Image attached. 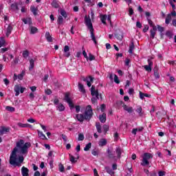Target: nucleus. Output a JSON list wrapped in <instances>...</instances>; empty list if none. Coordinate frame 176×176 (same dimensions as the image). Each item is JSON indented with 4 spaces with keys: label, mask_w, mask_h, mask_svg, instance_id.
I'll return each instance as SVG.
<instances>
[{
    "label": "nucleus",
    "mask_w": 176,
    "mask_h": 176,
    "mask_svg": "<svg viewBox=\"0 0 176 176\" xmlns=\"http://www.w3.org/2000/svg\"><path fill=\"white\" fill-rule=\"evenodd\" d=\"M60 14L64 17V19H67L68 17V15L67 14V12L64 9L60 10Z\"/></svg>",
    "instance_id": "obj_37"
},
{
    "label": "nucleus",
    "mask_w": 176,
    "mask_h": 176,
    "mask_svg": "<svg viewBox=\"0 0 176 176\" xmlns=\"http://www.w3.org/2000/svg\"><path fill=\"white\" fill-rule=\"evenodd\" d=\"M96 130L98 133H99V134H101V133H102V131L101 130L102 129L101 124H100V122H96Z\"/></svg>",
    "instance_id": "obj_32"
},
{
    "label": "nucleus",
    "mask_w": 176,
    "mask_h": 176,
    "mask_svg": "<svg viewBox=\"0 0 176 176\" xmlns=\"http://www.w3.org/2000/svg\"><path fill=\"white\" fill-rule=\"evenodd\" d=\"M103 131L104 132V134H107V132L109 130V126L107 124L103 125Z\"/></svg>",
    "instance_id": "obj_50"
},
{
    "label": "nucleus",
    "mask_w": 176,
    "mask_h": 176,
    "mask_svg": "<svg viewBox=\"0 0 176 176\" xmlns=\"http://www.w3.org/2000/svg\"><path fill=\"white\" fill-rule=\"evenodd\" d=\"M9 131H10V127L1 126L0 128V135H3L5 133H9Z\"/></svg>",
    "instance_id": "obj_9"
},
{
    "label": "nucleus",
    "mask_w": 176,
    "mask_h": 176,
    "mask_svg": "<svg viewBox=\"0 0 176 176\" xmlns=\"http://www.w3.org/2000/svg\"><path fill=\"white\" fill-rule=\"evenodd\" d=\"M147 21H148V23L150 25V27H156V25H153V21H152V20H151V19L149 18H147Z\"/></svg>",
    "instance_id": "obj_53"
},
{
    "label": "nucleus",
    "mask_w": 176,
    "mask_h": 176,
    "mask_svg": "<svg viewBox=\"0 0 176 176\" xmlns=\"http://www.w3.org/2000/svg\"><path fill=\"white\" fill-rule=\"evenodd\" d=\"M83 82H87V85L88 86V87H91V82H90V81L87 80V78H83L82 79Z\"/></svg>",
    "instance_id": "obj_54"
},
{
    "label": "nucleus",
    "mask_w": 176,
    "mask_h": 176,
    "mask_svg": "<svg viewBox=\"0 0 176 176\" xmlns=\"http://www.w3.org/2000/svg\"><path fill=\"white\" fill-rule=\"evenodd\" d=\"M28 173H30V170H28L25 166H23L22 168H21L22 176H28V175H30V174H28Z\"/></svg>",
    "instance_id": "obj_14"
},
{
    "label": "nucleus",
    "mask_w": 176,
    "mask_h": 176,
    "mask_svg": "<svg viewBox=\"0 0 176 176\" xmlns=\"http://www.w3.org/2000/svg\"><path fill=\"white\" fill-rule=\"evenodd\" d=\"M22 21L24 23V24H29V25L32 24V20L31 18L22 19Z\"/></svg>",
    "instance_id": "obj_26"
},
{
    "label": "nucleus",
    "mask_w": 176,
    "mask_h": 176,
    "mask_svg": "<svg viewBox=\"0 0 176 176\" xmlns=\"http://www.w3.org/2000/svg\"><path fill=\"white\" fill-rule=\"evenodd\" d=\"M78 141H83V140H85V135H83V133L78 134Z\"/></svg>",
    "instance_id": "obj_51"
},
{
    "label": "nucleus",
    "mask_w": 176,
    "mask_h": 176,
    "mask_svg": "<svg viewBox=\"0 0 176 176\" xmlns=\"http://www.w3.org/2000/svg\"><path fill=\"white\" fill-rule=\"evenodd\" d=\"M125 65H126V67H129V65H130V58H127L125 60Z\"/></svg>",
    "instance_id": "obj_64"
},
{
    "label": "nucleus",
    "mask_w": 176,
    "mask_h": 176,
    "mask_svg": "<svg viewBox=\"0 0 176 176\" xmlns=\"http://www.w3.org/2000/svg\"><path fill=\"white\" fill-rule=\"evenodd\" d=\"M115 36L117 39H118V41H122L123 39V34H119V33H117V34H115Z\"/></svg>",
    "instance_id": "obj_36"
},
{
    "label": "nucleus",
    "mask_w": 176,
    "mask_h": 176,
    "mask_svg": "<svg viewBox=\"0 0 176 176\" xmlns=\"http://www.w3.org/2000/svg\"><path fill=\"white\" fill-rule=\"evenodd\" d=\"M171 21V14H168L167 16H166V18L165 19V23L166 24H170V22Z\"/></svg>",
    "instance_id": "obj_38"
},
{
    "label": "nucleus",
    "mask_w": 176,
    "mask_h": 176,
    "mask_svg": "<svg viewBox=\"0 0 176 176\" xmlns=\"http://www.w3.org/2000/svg\"><path fill=\"white\" fill-rule=\"evenodd\" d=\"M52 8H54L55 9H58L60 8V5L58 4V2L57 1L54 0L52 3H51Z\"/></svg>",
    "instance_id": "obj_30"
},
{
    "label": "nucleus",
    "mask_w": 176,
    "mask_h": 176,
    "mask_svg": "<svg viewBox=\"0 0 176 176\" xmlns=\"http://www.w3.org/2000/svg\"><path fill=\"white\" fill-rule=\"evenodd\" d=\"M157 28L159 31V32H164V27H162L160 26V25H157Z\"/></svg>",
    "instance_id": "obj_45"
},
{
    "label": "nucleus",
    "mask_w": 176,
    "mask_h": 176,
    "mask_svg": "<svg viewBox=\"0 0 176 176\" xmlns=\"http://www.w3.org/2000/svg\"><path fill=\"white\" fill-rule=\"evenodd\" d=\"M28 148H31L30 142L24 144L23 140H20L17 142L16 146L14 148L10 156V164L20 167L21 163L24 162V156L17 155V152H19V149H20L21 153H22V155H25L26 153H28Z\"/></svg>",
    "instance_id": "obj_1"
},
{
    "label": "nucleus",
    "mask_w": 176,
    "mask_h": 176,
    "mask_svg": "<svg viewBox=\"0 0 176 176\" xmlns=\"http://www.w3.org/2000/svg\"><path fill=\"white\" fill-rule=\"evenodd\" d=\"M30 67H29V71H32L34 69V67H35L34 59H30Z\"/></svg>",
    "instance_id": "obj_33"
},
{
    "label": "nucleus",
    "mask_w": 176,
    "mask_h": 176,
    "mask_svg": "<svg viewBox=\"0 0 176 176\" xmlns=\"http://www.w3.org/2000/svg\"><path fill=\"white\" fill-rule=\"evenodd\" d=\"M36 32H38V28L32 26L31 28V30H30V34H36Z\"/></svg>",
    "instance_id": "obj_44"
},
{
    "label": "nucleus",
    "mask_w": 176,
    "mask_h": 176,
    "mask_svg": "<svg viewBox=\"0 0 176 176\" xmlns=\"http://www.w3.org/2000/svg\"><path fill=\"white\" fill-rule=\"evenodd\" d=\"M17 78L18 79H19V80H23V78H24V72L19 74L18 76L17 74H14L13 77L14 80H17Z\"/></svg>",
    "instance_id": "obj_12"
},
{
    "label": "nucleus",
    "mask_w": 176,
    "mask_h": 176,
    "mask_svg": "<svg viewBox=\"0 0 176 176\" xmlns=\"http://www.w3.org/2000/svg\"><path fill=\"white\" fill-rule=\"evenodd\" d=\"M37 133L39 138H41V140H47L46 135H45V134H43V132H41V131L37 130Z\"/></svg>",
    "instance_id": "obj_27"
},
{
    "label": "nucleus",
    "mask_w": 176,
    "mask_h": 176,
    "mask_svg": "<svg viewBox=\"0 0 176 176\" xmlns=\"http://www.w3.org/2000/svg\"><path fill=\"white\" fill-rule=\"evenodd\" d=\"M122 107L124 108V111H127V112L129 113H133V107H127V105H126L124 104L122 105Z\"/></svg>",
    "instance_id": "obj_22"
},
{
    "label": "nucleus",
    "mask_w": 176,
    "mask_h": 176,
    "mask_svg": "<svg viewBox=\"0 0 176 176\" xmlns=\"http://www.w3.org/2000/svg\"><path fill=\"white\" fill-rule=\"evenodd\" d=\"M91 148V142H89L87 144H86L85 147L84 148V151L85 152H87V151H90Z\"/></svg>",
    "instance_id": "obj_39"
},
{
    "label": "nucleus",
    "mask_w": 176,
    "mask_h": 176,
    "mask_svg": "<svg viewBox=\"0 0 176 176\" xmlns=\"http://www.w3.org/2000/svg\"><path fill=\"white\" fill-rule=\"evenodd\" d=\"M45 94H47V96H50V94H52V89H48L45 91Z\"/></svg>",
    "instance_id": "obj_60"
},
{
    "label": "nucleus",
    "mask_w": 176,
    "mask_h": 176,
    "mask_svg": "<svg viewBox=\"0 0 176 176\" xmlns=\"http://www.w3.org/2000/svg\"><path fill=\"white\" fill-rule=\"evenodd\" d=\"M108 16L107 14L104 15H101L100 16V20L102 23V24H107V19Z\"/></svg>",
    "instance_id": "obj_31"
},
{
    "label": "nucleus",
    "mask_w": 176,
    "mask_h": 176,
    "mask_svg": "<svg viewBox=\"0 0 176 176\" xmlns=\"http://www.w3.org/2000/svg\"><path fill=\"white\" fill-rule=\"evenodd\" d=\"M149 30V26L148 25H145L144 28H143V32H148V30Z\"/></svg>",
    "instance_id": "obj_57"
},
{
    "label": "nucleus",
    "mask_w": 176,
    "mask_h": 176,
    "mask_svg": "<svg viewBox=\"0 0 176 176\" xmlns=\"http://www.w3.org/2000/svg\"><path fill=\"white\" fill-rule=\"evenodd\" d=\"M11 10L14 11L19 10V6L17 5V3L11 4Z\"/></svg>",
    "instance_id": "obj_34"
},
{
    "label": "nucleus",
    "mask_w": 176,
    "mask_h": 176,
    "mask_svg": "<svg viewBox=\"0 0 176 176\" xmlns=\"http://www.w3.org/2000/svg\"><path fill=\"white\" fill-rule=\"evenodd\" d=\"M6 111H8V112H14L16 111V109L13 107L7 106L6 107Z\"/></svg>",
    "instance_id": "obj_40"
},
{
    "label": "nucleus",
    "mask_w": 176,
    "mask_h": 176,
    "mask_svg": "<svg viewBox=\"0 0 176 176\" xmlns=\"http://www.w3.org/2000/svg\"><path fill=\"white\" fill-rule=\"evenodd\" d=\"M17 126H19V127H21L22 129H25L27 128V124H23L21 122H18L17 123Z\"/></svg>",
    "instance_id": "obj_48"
},
{
    "label": "nucleus",
    "mask_w": 176,
    "mask_h": 176,
    "mask_svg": "<svg viewBox=\"0 0 176 176\" xmlns=\"http://www.w3.org/2000/svg\"><path fill=\"white\" fill-rule=\"evenodd\" d=\"M29 97L32 101H34V98H35V95H34V93H30Z\"/></svg>",
    "instance_id": "obj_59"
},
{
    "label": "nucleus",
    "mask_w": 176,
    "mask_h": 176,
    "mask_svg": "<svg viewBox=\"0 0 176 176\" xmlns=\"http://www.w3.org/2000/svg\"><path fill=\"white\" fill-rule=\"evenodd\" d=\"M136 112L139 113V116H142V107H141V106H139L136 109Z\"/></svg>",
    "instance_id": "obj_41"
},
{
    "label": "nucleus",
    "mask_w": 176,
    "mask_h": 176,
    "mask_svg": "<svg viewBox=\"0 0 176 176\" xmlns=\"http://www.w3.org/2000/svg\"><path fill=\"white\" fill-rule=\"evenodd\" d=\"M100 111L101 112H104L105 111V104H102L100 105Z\"/></svg>",
    "instance_id": "obj_61"
},
{
    "label": "nucleus",
    "mask_w": 176,
    "mask_h": 176,
    "mask_svg": "<svg viewBox=\"0 0 176 176\" xmlns=\"http://www.w3.org/2000/svg\"><path fill=\"white\" fill-rule=\"evenodd\" d=\"M82 55L84 56L85 58H86L87 61H89V56H87V53H86L85 50L82 51Z\"/></svg>",
    "instance_id": "obj_56"
},
{
    "label": "nucleus",
    "mask_w": 176,
    "mask_h": 176,
    "mask_svg": "<svg viewBox=\"0 0 176 176\" xmlns=\"http://www.w3.org/2000/svg\"><path fill=\"white\" fill-rule=\"evenodd\" d=\"M158 175L159 176H164V175H166V173L163 170H160L158 172Z\"/></svg>",
    "instance_id": "obj_62"
},
{
    "label": "nucleus",
    "mask_w": 176,
    "mask_h": 176,
    "mask_svg": "<svg viewBox=\"0 0 176 176\" xmlns=\"http://www.w3.org/2000/svg\"><path fill=\"white\" fill-rule=\"evenodd\" d=\"M65 101H66V102H67L70 109H72L75 108V105L74 104V102H72V100H71V98H69V93L65 94Z\"/></svg>",
    "instance_id": "obj_6"
},
{
    "label": "nucleus",
    "mask_w": 176,
    "mask_h": 176,
    "mask_svg": "<svg viewBox=\"0 0 176 176\" xmlns=\"http://www.w3.org/2000/svg\"><path fill=\"white\" fill-rule=\"evenodd\" d=\"M58 167L59 171L60 173H64L65 171V168L64 167V165H63V164H59Z\"/></svg>",
    "instance_id": "obj_43"
},
{
    "label": "nucleus",
    "mask_w": 176,
    "mask_h": 176,
    "mask_svg": "<svg viewBox=\"0 0 176 176\" xmlns=\"http://www.w3.org/2000/svg\"><path fill=\"white\" fill-rule=\"evenodd\" d=\"M153 72L155 79H160V74H159V67H157V65L155 66L153 69Z\"/></svg>",
    "instance_id": "obj_10"
},
{
    "label": "nucleus",
    "mask_w": 176,
    "mask_h": 176,
    "mask_svg": "<svg viewBox=\"0 0 176 176\" xmlns=\"http://www.w3.org/2000/svg\"><path fill=\"white\" fill-rule=\"evenodd\" d=\"M89 57H88V60H89V61H93V60H96V57L93 54H89Z\"/></svg>",
    "instance_id": "obj_55"
},
{
    "label": "nucleus",
    "mask_w": 176,
    "mask_h": 176,
    "mask_svg": "<svg viewBox=\"0 0 176 176\" xmlns=\"http://www.w3.org/2000/svg\"><path fill=\"white\" fill-rule=\"evenodd\" d=\"M107 139H100V140L98 142V145L99 146H105V145H107Z\"/></svg>",
    "instance_id": "obj_24"
},
{
    "label": "nucleus",
    "mask_w": 176,
    "mask_h": 176,
    "mask_svg": "<svg viewBox=\"0 0 176 176\" xmlns=\"http://www.w3.org/2000/svg\"><path fill=\"white\" fill-rule=\"evenodd\" d=\"M93 118V109L91 105L87 106L84 114H76V119L80 123H83L84 120L90 122V120Z\"/></svg>",
    "instance_id": "obj_2"
},
{
    "label": "nucleus",
    "mask_w": 176,
    "mask_h": 176,
    "mask_svg": "<svg viewBox=\"0 0 176 176\" xmlns=\"http://www.w3.org/2000/svg\"><path fill=\"white\" fill-rule=\"evenodd\" d=\"M20 89H21L20 85H16L14 86V91L16 93L15 94L16 97H17L20 94Z\"/></svg>",
    "instance_id": "obj_19"
},
{
    "label": "nucleus",
    "mask_w": 176,
    "mask_h": 176,
    "mask_svg": "<svg viewBox=\"0 0 176 176\" xmlns=\"http://www.w3.org/2000/svg\"><path fill=\"white\" fill-rule=\"evenodd\" d=\"M99 120L101 123H105L107 122V114L103 113L99 116Z\"/></svg>",
    "instance_id": "obj_15"
},
{
    "label": "nucleus",
    "mask_w": 176,
    "mask_h": 176,
    "mask_svg": "<svg viewBox=\"0 0 176 176\" xmlns=\"http://www.w3.org/2000/svg\"><path fill=\"white\" fill-rule=\"evenodd\" d=\"M28 56H30V52H28V50L23 51V57H24V58H27Z\"/></svg>",
    "instance_id": "obj_46"
},
{
    "label": "nucleus",
    "mask_w": 176,
    "mask_h": 176,
    "mask_svg": "<svg viewBox=\"0 0 176 176\" xmlns=\"http://www.w3.org/2000/svg\"><path fill=\"white\" fill-rule=\"evenodd\" d=\"M85 25H87V28L89 30L91 41H93L95 45H97V39L96 38V35L94 34V28H93V23H91V19L90 18H87V16H85Z\"/></svg>",
    "instance_id": "obj_3"
},
{
    "label": "nucleus",
    "mask_w": 176,
    "mask_h": 176,
    "mask_svg": "<svg viewBox=\"0 0 176 176\" xmlns=\"http://www.w3.org/2000/svg\"><path fill=\"white\" fill-rule=\"evenodd\" d=\"M12 31H13V26L12 25H9L8 27L6 29V36H9L12 34Z\"/></svg>",
    "instance_id": "obj_16"
},
{
    "label": "nucleus",
    "mask_w": 176,
    "mask_h": 176,
    "mask_svg": "<svg viewBox=\"0 0 176 176\" xmlns=\"http://www.w3.org/2000/svg\"><path fill=\"white\" fill-rule=\"evenodd\" d=\"M116 153L118 159H120V157H122V148L120 147H117L116 148Z\"/></svg>",
    "instance_id": "obj_18"
},
{
    "label": "nucleus",
    "mask_w": 176,
    "mask_h": 176,
    "mask_svg": "<svg viewBox=\"0 0 176 176\" xmlns=\"http://www.w3.org/2000/svg\"><path fill=\"white\" fill-rule=\"evenodd\" d=\"M63 52H64V56L65 57H69V56H71V53H69V46L68 45H65L64 47V49H63Z\"/></svg>",
    "instance_id": "obj_11"
},
{
    "label": "nucleus",
    "mask_w": 176,
    "mask_h": 176,
    "mask_svg": "<svg viewBox=\"0 0 176 176\" xmlns=\"http://www.w3.org/2000/svg\"><path fill=\"white\" fill-rule=\"evenodd\" d=\"M136 27L138 28H142V24L141 23V22L137 21L136 22Z\"/></svg>",
    "instance_id": "obj_58"
},
{
    "label": "nucleus",
    "mask_w": 176,
    "mask_h": 176,
    "mask_svg": "<svg viewBox=\"0 0 176 176\" xmlns=\"http://www.w3.org/2000/svg\"><path fill=\"white\" fill-rule=\"evenodd\" d=\"M91 96H92V104H94V105H97L98 100H100V94L98 93V90H96V87L94 85H92L91 87Z\"/></svg>",
    "instance_id": "obj_4"
},
{
    "label": "nucleus",
    "mask_w": 176,
    "mask_h": 176,
    "mask_svg": "<svg viewBox=\"0 0 176 176\" xmlns=\"http://www.w3.org/2000/svg\"><path fill=\"white\" fill-rule=\"evenodd\" d=\"M107 157L109 159H115L116 156H115V154L113 153V151L108 148L107 150Z\"/></svg>",
    "instance_id": "obj_13"
},
{
    "label": "nucleus",
    "mask_w": 176,
    "mask_h": 176,
    "mask_svg": "<svg viewBox=\"0 0 176 176\" xmlns=\"http://www.w3.org/2000/svg\"><path fill=\"white\" fill-rule=\"evenodd\" d=\"M69 160L71 163H73V164L76 163V162H78V159H79V154H77V157L76 158V160H75V157H74V155L69 154Z\"/></svg>",
    "instance_id": "obj_17"
},
{
    "label": "nucleus",
    "mask_w": 176,
    "mask_h": 176,
    "mask_svg": "<svg viewBox=\"0 0 176 176\" xmlns=\"http://www.w3.org/2000/svg\"><path fill=\"white\" fill-rule=\"evenodd\" d=\"M78 89H79V91H80L83 94L86 93V89H85V86H83L82 84L80 82L78 83Z\"/></svg>",
    "instance_id": "obj_23"
},
{
    "label": "nucleus",
    "mask_w": 176,
    "mask_h": 176,
    "mask_svg": "<svg viewBox=\"0 0 176 176\" xmlns=\"http://www.w3.org/2000/svg\"><path fill=\"white\" fill-rule=\"evenodd\" d=\"M58 24H59V25H61V24H63V23H64V19H63L62 16H59L58 17Z\"/></svg>",
    "instance_id": "obj_42"
},
{
    "label": "nucleus",
    "mask_w": 176,
    "mask_h": 176,
    "mask_svg": "<svg viewBox=\"0 0 176 176\" xmlns=\"http://www.w3.org/2000/svg\"><path fill=\"white\" fill-rule=\"evenodd\" d=\"M45 38H46L47 42H53V37H52V36H50V32H46Z\"/></svg>",
    "instance_id": "obj_25"
},
{
    "label": "nucleus",
    "mask_w": 176,
    "mask_h": 176,
    "mask_svg": "<svg viewBox=\"0 0 176 176\" xmlns=\"http://www.w3.org/2000/svg\"><path fill=\"white\" fill-rule=\"evenodd\" d=\"M134 47H135L134 41L132 40L129 45V54H133V50H134Z\"/></svg>",
    "instance_id": "obj_20"
},
{
    "label": "nucleus",
    "mask_w": 176,
    "mask_h": 176,
    "mask_svg": "<svg viewBox=\"0 0 176 176\" xmlns=\"http://www.w3.org/2000/svg\"><path fill=\"white\" fill-rule=\"evenodd\" d=\"M124 104V102H123V101H122V100H117L116 102V108H120L121 106H122Z\"/></svg>",
    "instance_id": "obj_35"
},
{
    "label": "nucleus",
    "mask_w": 176,
    "mask_h": 176,
    "mask_svg": "<svg viewBox=\"0 0 176 176\" xmlns=\"http://www.w3.org/2000/svg\"><path fill=\"white\" fill-rule=\"evenodd\" d=\"M30 10L33 13L34 16H36L38 14V8H36L35 6H32L30 7Z\"/></svg>",
    "instance_id": "obj_29"
},
{
    "label": "nucleus",
    "mask_w": 176,
    "mask_h": 176,
    "mask_svg": "<svg viewBox=\"0 0 176 176\" xmlns=\"http://www.w3.org/2000/svg\"><path fill=\"white\" fill-rule=\"evenodd\" d=\"M58 111H59V112H63L64 111H65V107L64 106V104L60 103L57 107H56Z\"/></svg>",
    "instance_id": "obj_28"
},
{
    "label": "nucleus",
    "mask_w": 176,
    "mask_h": 176,
    "mask_svg": "<svg viewBox=\"0 0 176 176\" xmlns=\"http://www.w3.org/2000/svg\"><path fill=\"white\" fill-rule=\"evenodd\" d=\"M165 35L166 36H168V38H169V39H171V38H173V33H171V32H170V31H166L165 33Z\"/></svg>",
    "instance_id": "obj_47"
},
{
    "label": "nucleus",
    "mask_w": 176,
    "mask_h": 176,
    "mask_svg": "<svg viewBox=\"0 0 176 176\" xmlns=\"http://www.w3.org/2000/svg\"><path fill=\"white\" fill-rule=\"evenodd\" d=\"M104 170H106V172L110 175H115V172L111 169L109 166H105Z\"/></svg>",
    "instance_id": "obj_21"
},
{
    "label": "nucleus",
    "mask_w": 176,
    "mask_h": 176,
    "mask_svg": "<svg viewBox=\"0 0 176 176\" xmlns=\"http://www.w3.org/2000/svg\"><path fill=\"white\" fill-rule=\"evenodd\" d=\"M152 60H153V58L148 59V65L143 66L145 71H146L147 72H152V67L153 66V62L152 61Z\"/></svg>",
    "instance_id": "obj_7"
},
{
    "label": "nucleus",
    "mask_w": 176,
    "mask_h": 176,
    "mask_svg": "<svg viewBox=\"0 0 176 176\" xmlns=\"http://www.w3.org/2000/svg\"><path fill=\"white\" fill-rule=\"evenodd\" d=\"M3 82L6 85V86H8V85H9V83H10V81H9V80L8 78H4Z\"/></svg>",
    "instance_id": "obj_63"
},
{
    "label": "nucleus",
    "mask_w": 176,
    "mask_h": 176,
    "mask_svg": "<svg viewBox=\"0 0 176 176\" xmlns=\"http://www.w3.org/2000/svg\"><path fill=\"white\" fill-rule=\"evenodd\" d=\"M156 31H157V28L156 26H153V28L150 30L151 39H155V36L156 35Z\"/></svg>",
    "instance_id": "obj_8"
},
{
    "label": "nucleus",
    "mask_w": 176,
    "mask_h": 176,
    "mask_svg": "<svg viewBox=\"0 0 176 176\" xmlns=\"http://www.w3.org/2000/svg\"><path fill=\"white\" fill-rule=\"evenodd\" d=\"M114 82L115 83H117V85H119L120 83V80H119V77H118V75H114Z\"/></svg>",
    "instance_id": "obj_49"
},
{
    "label": "nucleus",
    "mask_w": 176,
    "mask_h": 176,
    "mask_svg": "<svg viewBox=\"0 0 176 176\" xmlns=\"http://www.w3.org/2000/svg\"><path fill=\"white\" fill-rule=\"evenodd\" d=\"M143 159L141 162V166L146 167V166H149L150 159H153V155L150 153H144L142 156Z\"/></svg>",
    "instance_id": "obj_5"
},
{
    "label": "nucleus",
    "mask_w": 176,
    "mask_h": 176,
    "mask_svg": "<svg viewBox=\"0 0 176 176\" xmlns=\"http://www.w3.org/2000/svg\"><path fill=\"white\" fill-rule=\"evenodd\" d=\"M5 43H6V41H5V39H3V37H1L0 41V47H2V46H3Z\"/></svg>",
    "instance_id": "obj_52"
}]
</instances>
